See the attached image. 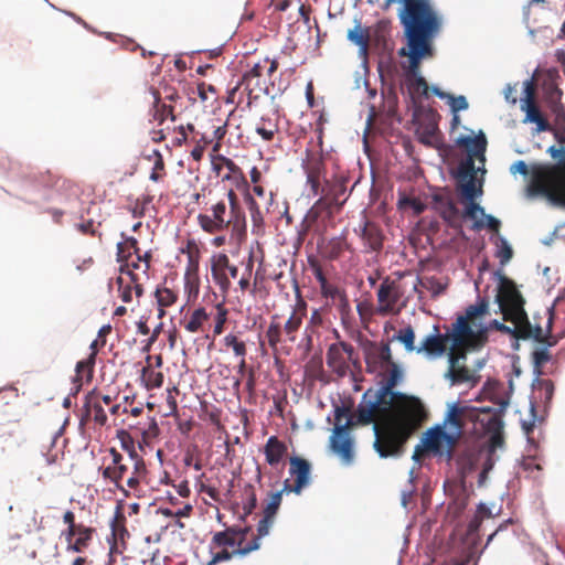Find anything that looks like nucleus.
<instances>
[{
  "instance_id": "obj_1",
  "label": "nucleus",
  "mask_w": 565,
  "mask_h": 565,
  "mask_svg": "<svg viewBox=\"0 0 565 565\" xmlns=\"http://www.w3.org/2000/svg\"><path fill=\"white\" fill-rule=\"evenodd\" d=\"M398 3V19L403 28L405 46L398 54L408 58L407 79L409 88L428 97L427 81L419 75L423 60L435 55L434 41L443 29V18L430 0H385L384 9Z\"/></svg>"
},
{
  "instance_id": "obj_2",
  "label": "nucleus",
  "mask_w": 565,
  "mask_h": 565,
  "mask_svg": "<svg viewBox=\"0 0 565 565\" xmlns=\"http://www.w3.org/2000/svg\"><path fill=\"white\" fill-rule=\"evenodd\" d=\"M366 396L367 393L353 414L355 426L373 424V447L381 458L402 456L420 426V408L407 399L392 403L376 393L374 401H365Z\"/></svg>"
},
{
  "instance_id": "obj_3",
  "label": "nucleus",
  "mask_w": 565,
  "mask_h": 565,
  "mask_svg": "<svg viewBox=\"0 0 565 565\" xmlns=\"http://www.w3.org/2000/svg\"><path fill=\"white\" fill-rule=\"evenodd\" d=\"M559 147L551 146L547 153L554 164H539L532 168L531 189L565 206V128L551 131Z\"/></svg>"
},
{
  "instance_id": "obj_4",
  "label": "nucleus",
  "mask_w": 565,
  "mask_h": 565,
  "mask_svg": "<svg viewBox=\"0 0 565 565\" xmlns=\"http://www.w3.org/2000/svg\"><path fill=\"white\" fill-rule=\"evenodd\" d=\"M554 308H545L543 315L535 313L533 316L534 324L529 319L520 318L514 319L513 316H503L505 321H510L513 326L509 327L504 323L494 321L493 324L497 330L508 333L516 340H533L537 343H545L554 347L561 339L565 337L563 333H553Z\"/></svg>"
},
{
  "instance_id": "obj_5",
  "label": "nucleus",
  "mask_w": 565,
  "mask_h": 565,
  "mask_svg": "<svg viewBox=\"0 0 565 565\" xmlns=\"http://www.w3.org/2000/svg\"><path fill=\"white\" fill-rule=\"evenodd\" d=\"M307 316V303L300 299L292 308L288 319L282 324L279 320L278 315H274L270 318V322L265 332V339L273 352V355L277 358L279 354L278 345L284 341L294 343L297 340V334L303 323V319Z\"/></svg>"
},
{
  "instance_id": "obj_6",
  "label": "nucleus",
  "mask_w": 565,
  "mask_h": 565,
  "mask_svg": "<svg viewBox=\"0 0 565 565\" xmlns=\"http://www.w3.org/2000/svg\"><path fill=\"white\" fill-rule=\"evenodd\" d=\"M196 220L202 231L211 235L225 230H231L238 235L246 231V220H236L232 216L225 200L211 204L206 213H200Z\"/></svg>"
},
{
  "instance_id": "obj_7",
  "label": "nucleus",
  "mask_w": 565,
  "mask_h": 565,
  "mask_svg": "<svg viewBox=\"0 0 565 565\" xmlns=\"http://www.w3.org/2000/svg\"><path fill=\"white\" fill-rule=\"evenodd\" d=\"M334 429L330 438V445L343 463L351 465L354 459L353 439L350 429L355 426L354 416L347 406H337L334 411Z\"/></svg>"
},
{
  "instance_id": "obj_8",
  "label": "nucleus",
  "mask_w": 565,
  "mask_h": 565,
  "mask_svg": "<svg viewBox=\"0 0 565 565\" xmlns=\"http://www.w3.org/2000/svg\"><path fill=\"white\" fill-rule=\"evenodd\" d=\"M488 312V301L480 299L476 305H470L463 316H459L452 324V331L457 332V340L461 338L473 337L476 340L487 341L488 329L478 320Z\"/></svg>"
},
{
  "instance_id": "obj_9",
  "label": "nucleus",
  "mask_w": 565,
  "mask_h": 565,
  "mask_svg": "<svg viewBox=\"0 0 565 565\" xmlns=\"http://www.w3.org/2000/svg\"><path fill=\"white\" fill-rule=\"evenodd\" d=\"M495 276L499 279L497 302L502 315L513 316L514 319H518V317L529 319L524 310L525 301L514 281L500 271H497Z\"/></svg>"
},
{
  "instance_id": "obj_10",
  "label": "nucleus",
  "mask_w": 565,
  "mask_h": 565,
  "mask_svg": "<svg viewBox=\"0 0 565 565\" xmlns=\"http://www.w3.org/2000/svg\"><path fill=\"white\" fill-rule=\"evenodd\" d=\"M404 274H398L397 278L385 277L376 292L377 307L376 313L380 316L397 315L401 312L404 303H399L404 296V287L402 286V277Z\"/></svg>"
},
{
  "instance_id": "obj_11",
  "label": "nucleus",
  "mask_w": 565,
  "mask_h": 565,
  "mask_svg": "<svg viewBox=\"0 0 565 565\" xmlns=\"http://www.w3.org/2000/svg\"><path fill=\"white\" fill-rule=\"evenodd\" d=\"M108 451L110 456L109 462L99 468L104 481L114 484L126 498L134 495V491L128 487L125 488L122 483L128 472V465L125 462L122 454L114 447Z\"/></svg>"
},
{
  "instance_id": "obj_12",
  "label": "nucleus",
  "mask_w": 565,
  "mask_h": 565,
  "mask_svg": "<svg viewBox=\"0 0 565 565\" xmlns=\"http://www.w3.org/2000/svg\"><path fill=\"white\" fill-rule=\"evenodd\" d=\"M327 365L339 377H344L350 370V362H358V354L352 344L340 341L329 345L327 351Z\"/></svg>"
},
{
  "instance_id": "obj_13",
  "label": "nucleus",
  "mask_w": 565,
  "mask_h": 565,
  "mask_svg": "<svg viewBox=\"0 0 565 565\" xmlns=\"http://www.w3.org/2000/svg\"><path fill=\"white\" fill-rule=\"evenodd\" d=\"M289 475L292 478L286 479L282 483V491L285 493L301 494L303 489L311 483V465L310 462L298 456L289 458Z\"/></svg>"
},
{
  "instance_id": "obj_14",
  "label": "nucleus",
  "mask_w": 565,
  "mask_h": 565,
  "mask_svg": "<svg viewBox=\"0 0 565 565\" xmlns=\"http://www.w3.org/2000/svg\"><path fill=\"white\" fill-rule=\"evenodd\" d=\"M128 439L121 440V446L125 450L128 451L130 459L132 460V471L131 475L127 478L126 484L134 491V497L141 498L143 495V491L141 488V483L146 482L148 469L146 461L141 456H139L135 449L134 441L129 438V436L122 431Z\"/></svg>"
},
{
  "instance_id": "obj_15",
  "label": "nucleus",
  "mask_w": 565,
  "mask_h": 565,
  "mask_svg": "<svg viewBox=\"0 0 565 565\" xmlns=\"http://www.w3.org/2000/svg\"><path fill=\"white\" fill-rule=\"evenodd\" d=\"M458 436L447 434L441 427L437 426L428 429L423 438V445L427 452L451 458L452 450L457 444Z\"/></svg>"
},
{
  "instance_id": "obj_16",
  "label": "nucleus",
  "mask_w": 565,
  "mask_h": 565,
  "mask_svg": "<svg viewBox=\"0 0 565 565\" xmlns=\"http://www.w3.org/2000/svg\"><path fill=\"white\" fill-rule=\"evenodd\" d=\"M211 275L220 290L227 294L232 286L230 277L236 278L238 268L231 264L226 254L218 253L211 257Z\"/></svg>"
},
{
  "instance_id": "obj_17",
  "label": "nucleus",
  "mask_w": 565,
  "mask_h": 565,
  "mask_svg": "<svg viewBox=\"0 0 565 565\" xmlns=\"http://www.w3.org/2000/svg\"><path fill=\"white\" fill-rule=\"evenodd\" d=\"M457 179V189L465 201H476V198L482 194L481 184L477 185L476 167L471 159H466L459 164Z\"/></svg>"
},
{
  "instance_id": "obj_18",
  "label": "nucleus",
  "mask_w": 565,
  "mask_h": 565,
  "mask_svg": "<svg viewBox=\"0 0 565 565\" xmlns=\"http://www.w3.org/2000/svg\"><path fill=\"white\" fill-rule=\"evenodd\" d=\"M401 377V371L398 365L395 363L390 365V372L382 386L377 390V394L381 395V398H385L387 402L392 401V403H399L401 401H408L412 404L417 405L420 408V423L425 419L426 413L423 404L419 399L415 397H409L403 393L394 392V387L397 385L398 380Z\"/></svg>"
},
{
  "instance_id": "obj_19",
  "label": "nucleus",
  "mask_w": 565,
  "mask_h": 565,
  "mask_svg": "<svg viewBox=\"0 0 565 565\" xmlns=\"http://www.w3.org/2000/svg\"><path fill=\"white\" fill-rule=\"evenodd\" d=\"M482 411L483 409L475 407H459L452 405L448 412L447 420L456 428L455 436L459 437L462 430L467 429L469 424L472 425L471 431L476 434V425H479L481 422Z\"/></svg>"
},
{
  "instance_id": "obj_20",
  "label": "nucleus",
  "mask_w": 565,
  "mask_h": 565,
  "mask_svg": "<svg viewBox=\"0 0 565 565\" xmlns=\"http://www.w3.org/2000/svg\"><path fill=\"white\" fill-rule=\"evenodd\" d=\"M119 297L124 302L132 301V294L140 298L143 294V287L137 273H132L129 264L120 265V275L116 279Z\"/></svg>"
},
{
  "instance_id": "obj_21",
  "label": "nucleus",
  "mask_w": 565,
  "mask_h": 565,
  "mask_svg": "<svg viewBox=\"0 0 565 565\" xmlns=\"http://www.w3.org/2000/svg\"><path fill=\"white\" fill-rule=\"evenodd\" d=\"M525 93V98H523L521 103V109L525 111V117L523 121L536 124L537 132L552 131L553 127L541 113L539 106L535 103L534 90L531 84H527Z\"/></svg>"
},
{
  "instance_id": "obj_22",
  "label": "nucleus",
  "mask_w": 565,
  "mask_h": 565,
  "mask_svg": "<svg viewBox=\"0 0 565 565\" xmlns=\"http://www.w3.org/2000/svg\"><path fill=\"white\" fill-rule=\"evenodd\" d=\"M479 425L486 433L490 434V451H494L495 449L503 447V423L495 413H492L490 409H483Z\"/></svg>"
},
{
  "instance_id": "obj_23",
  "label": "nucleus",
  "mask_w": 565,
  "mask_h": 565,
  "mask_svg": "<svg viewBox=\"0 0 565 565\" xmlns=\"http://www.w3.org/2000/svg\"><path fill=\"white\" fill-rule=\"evenodd\" d=\"M249 527L237 529L235 526L226 527L224 531L215 532L212 536L210 543V550L214 551L216 548H236L238 547V542L242 540V544H244V539L246 534L249 532Z\"/></svg>"
},
{
  "instance_id": "obj_24",
  "label": "nucleus",
  "mask_w": 565,
  "mask_h": 565,
  "mask_svg": "<svg viewBox=\"0 0 565 565\" xmlns=\"http://www.w3.org/2000/svg\"><path fill=\"white\" fill-rule=\"evenodd\" d=\"M263 66L260 63H256L248 72H246L238 84L230 92L227 102L234 103V98L236 93L242 88L243 92L247 94L248 105L252 104L254 99L258 98V94L255 93V87L252 86V82L256 79V85H258V81L262 76Z\"/></svg>"
},
{
  "instance_id": "obj_25",
  "label": "nucleus",
  "mask_w": 565,
  "mask_h": 565,
  "mask_svg": "<svg viewBox=\"0 0 565 565\" xmlns=\"http://www.w3.org/2000/svg\"><path fill=\"white\" fill-rule=\"evenodd\" d=\"M451 349L449 352V366L461 364V361L466 360L467 351L472 348L482 345L484 340H476L473 337H465L457 340V332L451 331Z\"/></svg>"
},
{
  "instance_id": "obj_26",
  "label": "nucleus",
  "mask_w": 565,
  "mask_h": 565,
  "mask_svg": "<svg viewBox=\"0 0 565 565\" xmlns=\"http://www.w3.org/2000/svg\"><path fill=\"white\" fill-rule=\"evenodd\" d=\"M433 201L435 210L449 226L457 227L460 225L459 210L449 195L437 193L434 194Z\"/></svg>"
},
{
  "instance_id": "obj_27",
  "label": "nucleus",
  "mask_w": 565,
  "mask_h": 565,
  "mask_svg": "<svg viewBox=\"0 0 565 565\" xmlns=\"http://www.w3.org/2000/svg\"><path fill=\"white\" fill-rule=\"evenodd\" d=\"M259 548V544L256 540H250L246 544H242V540L238 542V547L234 550L228 548H217L218 551H211L212 557L206 563V565H216L220 563L228 562L235 556H246L249 553L257 551Z\"/></svg>"
},
{
  "instance_id": "obj_28",
  "label": "nucleus",
  "mask_w": 565,
  "mask_h": 565,
  "mask_svg": "<svg viewBox=\"0 0 565 565\" xmlns=\"http://www.w3.org/2000/svg\"><path fill=\"white\" fill-rule=\"evenodd\" d=\"M360 237L365 247V252L379 253L383 248L384 234L379 224L365 221L360 228Z\"/></svg>"
},
{
  "instance_id": "obj_29",
  "label": "nucleus",
  "mask_w": 565,
  "mask_h": 565,
  "mask_svg": "<svg viewBox=\"0 0 565 565\" xmlns=\"http://www.w3.org/2000/svg\"><path fill=\"white\" fill-rule=\"evenodd\" d=\"M457 146L463 148L468 158L475 162V159L478 158L480 160H484V152L487 149V139L482 131L478 136H460L456 140Z\"/></svg>"
},
{
  "instance_id": "obj_30",
  "label": "nucleus",
  "mask_w": 565,
  "mask_h": 565,
  "mask_svg": "<svg viewBox=\"0 0 565 565\" xmlns=\"http://www.w3.org/2000/svg\"><path fill=\"white\" fill-rule=\"evenodd\" d=\"M451 340V333H437L426 337L417 348V353H426L428 356H441Z\"/></svg>"
},
{
  "instance_id": "obj_31",
  "label": "nucleus",
  "mask_w": 565,
  "mask_h": 565,
  "mask_svg": "<svg viewBox=\"0 0 565 565\" xmlns=\"http://www.w3.org/2000/svg\"><path fill=\"white\" fill-rule=\"evenodd\" d=\"M288 454V447L285 441L280 440L277 436H270L265 446L264 455L266 462L273 467H278Z\"/></svg>"
},
{
  "instance_id": "obj_32",
  "label": "nucleus",
  "mask_w": 565,
  "mask_h": 565,
  "mask_svg": "<svg viewBox=\"0 0 565 565\" xmlns=\"http://www.w3.org/2000/svg\"><path fill=\"white\" fill-rule=\"evenodd\" d=\"M221 162L225 167V172L222 174V181H231L237 189L249 190L248 181L246 180L243 170L230 158L221 157Z\"/></svg>"
},
{
  "instance_id": "obj_33",
  "label": "nucleus",
  "mask_w": 565,
  "mask_h": 565,
  "mask_svg": "<svg viewBox=\"0 0 565 565\" xmlns=\"http://www.w3.org/2000/svg\"><path fill=\"white\" fill-rule=\"evenodd\" d=\"M84 409L86 416L93 418L95 424L99 426H105L107 424V414L100 404L99 393L95 391L89 392L86 395Z\"/></svg>"
},
{
  "instance_id": "obj_34",
  "label": "nucleus",
  "mask_w": 565,
  "mask_h": 565,
  "mask_svg": "<svg viewBox=\"0 0 565 565\" xmlns=\"http://www.w3.org/2000/svg\"><path fill=\"white\" fill-rule=\"evenodd\" d=\"M94 531L93 527L78 524V527L74 531V536L65 539L67 542L66 550L75 553L84 552L90 544Z\"/></svg>"
},
{
  "instance_id": "obj_35",
  "label": "nucleus",
  "mask_w": 565,
  "mask_h": 565,
  "mask_svg": "<svg viewBox=\"0 0 565 565\" xmlns=\"http://www.w3.org/2000/svg\"><path fill=\"white\" fill-rule=\"evenodd\" d=\"M330 305L327 302L323 307L313 309L309 321L306 327V335L309 341H311V338L313 335H318L320 332V329H323L327 327V313L329 310Z\"/></svg>"
},
{
  "instance_id": "obj_36",
  "label": "nucleus",
  "mask_w": 565,
  "mask_h": 565,
  "mask_svg": "<svg viewBox=\"0 0 565 565\" xmlns=\"http://www.w3.org/2000/svg\"><path fill=\"white\" fill-rule=\"evenodd\" d=\"M333 205H338V198L335 194L333 195V189L329 186V181L327 180L321 189V198L313 204L310 214L313 217H318L324 211L330 213V209Z\"/></svg>"
},
{
  "instance_id": "obj_37",
  "label": "nucleus",
  "mask_w": 565,
  "mask_h": 565,
  "mask_svg": "<svg viewBox=\"0 0 565 565\" xmlns=\"http://www.w3.org/2000/svg\"><path fill=\"white\" fill-rule=\"evenodd\" d=\"M158 305V318H163L164 309L173 306L178 300V292L164 285L158 286L154 292Z\"/></svg>"
},
{
  "instance_id": "obj_38",
  "label": "nucleus",
  "mask_w": 565,
  "mask_h": 565,
  "mask_svg": "<svg viewBox=\"0 0 565 565\" xmlns=\"http://www.w3.org/2000/svg\"><path fill=\"white\" fill-rule=\"evenodd\" d=\"M121 237L125 238V242H119L117 244L116 256H117L118 263H120L121 265H127L128 258L131 257L130 249H132L134 254H136V256H137L140 253V248H139V243L135 237H132V236L127 237V236H125L124 233L121 234Z\"/></svg>"
},
{
  "instance_id": "obj_39",
  "label": "nucleus",
  "mask_w": 565,
  "mask_h": 565,
  "mask_svg": "<svg viewBox=\"0 0 565 565\" xmlns=\"http://www.w3.org/2000/svg\"><path fill=\"white\" fill-rule=\"evenodd\" d=\"M446 377H448L450 380L452 385L475 382L473 372L462 364H456L454 366H449L448 371L446 373Z\"/></svg>"
},
{
  "instance_id": "obj_40",
  "label": "nucleus",
  "mask_w": 565,
  "mask_h": 565,
  "mask_svg": "<svg viewBox=\"0 0 565 565\" xmlns=\"http://www.w3.org/2000/svg\"><path fill=\"white\" fill-rule=\"evenodd\" d=\"M377 362L381 363V366H383L384 364H387V365L395 364V362L393 361V358H392V351H391L390 343H382L376 355L373 356V355L369 354L366 356L367 370L374 371L376 369Z\"/></svg>"
},
{
  "instance_id": "obj_41",
  "label": "nucleus",
  "mask_w": 565,
  "mask_h": 565,
  "mask_svg": "<svg viewBox=\"0 0 565 565\" xmlns=\"http://www.w3.org/2000/svg\"><path fill=\"white\" fill-rule=\"evenodd\" d=\"M110 527L115 544L117 545L118 541L124 542L125 536L128 535V531L126 529V516L120 505L116 508Z\"/></svg>"
},
{
  "instance_id": "obj_42",
  "label": "nucleus",
  "mask_w": 565,
  "mask_h": 565,
  "mask_svg": "<svg viewBox=\"0 0 565 565\" xmlns=\"http://www.w3.org/2000/svg\"><path fill=\"white\" fill-rule=\"evenodd\" d=\"M418 140L426 146H434L438 141V127L433 120L423 122L417 128Z\"/></svg>"
},
{
  "instance_id": "obj_43",
  "label": "nucleus",
  "mask_w": 565,
  "mask_h": 565,
  "mask_svg": "<svg viewBox=\"0 0 565 565\" xmlns=\"http://www.w3.org/2000/svg\"><path fill=\"white\" fill-rule=\"evenodd\" d=\"M255 130L265 141H273L279 131L278 121L270 117H262Z\"/></svg>"
},
{
  "instance_id": "obj_44",
  "label": "nucleus",
  "mask_w": 565,
  "mask_h": 565,
  "mask_svg": "<svg viewBox=\"0 0 565 565\" xmlns=\"http://www.w3.org/2000/svg\"><path fill=\"white\" fill-rule=\"evenodd\" d=\"M95 353H90L85 360L77 362L75 382L82 384L83 381L89 382L93 377V369L95 365Z\"/></svg>"
},
{
  "instance_id": "obj_45",
  "label": "nucleus",
  "mask_w": 565,
  "mask_h": 565,
  "mask_svg": "<svg viewBox=\"0 0 565 565\" xmlns=\"http://www.w3.org/2000/svg\"><path fill=\"white\" fill-rule=\"evenodd\" d=\"M209 318L210 316L204 308H198L191 313L190 318L184 323V329L191 333H196L202 329Z\"/></svg>"
},
{
  "instance_id": "obj_46",
  "label": "nucleus",
  "mask_w": 565,
  "mask_h": 565,
  "mask_svg": "<svg viewBox=\"0 0 565 565\" xmlns=\"http://www.w3.org/2000/svg\"><path fill=\"white\" fill-rule=\"evenodd\" d=\"M348 249H350V244L344 237H334L326 246L327 257L331 260L339 259Z\"/></svg>"
},
{
  "instance_id": "obj_47",
  "label": "nucleus",
  "mask_w": 565,
  "mask_h": 565,
  "mask_svg": "<svg viewBox=\"0 0 565 565\" xmlns=\"http://www.w3.org/2000/svg\"><path fill=\"white\" fill-rule=\"evenodd\" d=\"M152 117L159 125H162L168 118H170L171 121L175 120L172 106L160 103L157 95L154 96Z\"/></svg>"
},
{
  "instance_id": "obj_48",
  "label": "nucleus",
  "mask_w": 565,
  "mask_h": 565,
  "mask_svg": "<svg viewBox=\"0 0 565 565\" xmlns=\"http://www.w3.org/2000/svg\"><path fill=\"white\" fill-rule=\"evenodd\" d=\"M182 253L188 257V266L191 270H199L200 248L195 239H188Z\"/></svg>"
},
{
  "instance_id": "obj_49",
  "label": "nucleus",
  "mask_w": 565,
  "mask_h": 565,
  "mask_svg": "<svg viewBox=\"0 0 565 565\" xmlns=\"http://www.w3.org/2000/svg\"><path fill=\"white\" fill-rule=\"evenodd\" d=\"M141 380L147 390L159 388L163 384V374L161 372L153 371L149 365H147L141 370Z\"/></svg>"
},
{
  "instance_id": "obj_50",
  "label": "nucleus",
  "mask_w": 565,
  "mask_h": 565,
  "mask_svg": "<svg viewBox=\"0 0 565 565\" xmlns=\"http://www.w3.org/2000/svg\"><path fill=\"white\" fill-rule=\"evenodd\" d=\"M198 271L186 268L184 274V291L188 294L189 300L196 298L199 295L200 280Z\"/></svg>"
},
{
  "instance_id": "obj_51",
  "label": "nucleus",
  "mask_w": 565,
  "mask_h": 565,
  "mask_svg": "<svg viewBox=\"0 0 565 565\" xmlns=\"http://www.w3.org/2000/svg\"><path fill=\"white\" fill-rule=\"evenodd\" d=\"M348 39L359 45L362 51H366L370 42V34L366 29L358 24L354 29L349 30Z\"/></svg>"
},
{
  "instance_id": "obj_52",
  "label": "nucleus",
  "mask_w": 565,
  "mask_h": 565,
  "mask_svg": "<svg viewBox=\"0 0 565 565\" xmlns=\"http://www.w3.org/2000/svg\"><path fill=\"white\" fill-rule=\"evenodd\" d=\"M224 344L226 348H231L236 356L242 358L241 365L245 366V355L247 353L246 344L244 341H241L235 334H227L224 337Z\"/></svg>"
},
{
  "instance_id": "obj_53",
  "label": "nucleus",
  "mask_w": 565,
  "mask_h": 565,
  "mask_svg": "<svg viewBox=\"0 0 565 565\" xmlns=\"http://www.w3.org/2000/svg\"><path fill=\"white\" fill-rule=\"evenodd\" d=\"M393 339L403 343V345L405 347V350L407 352H413V351L417 352V348L415 347V332L411 326H407V327L401 329L394 335Z\"/></svg>"
},
{
  "instance_id": "obj_54",
  "label": "nucleus",
  "mask_w": 565,
  "mask_h": 565,
  "mask_svg": "<svg viewBox=\"0 0 565 565\" xmlns=\"http://www.w3.org/2000/svg\"><path fill=\"white\" fill-rule=\"evenodd\" d=\"M227 198V206L230 209V214L235 216L236 220H246L245 212L239 203V199L234 189H230L226 193Z\"/></svg>"
},
{
  "instance_id": "obj_55",
  "label": "nucleus",
  "mask_w": 565,
  "mask_h": 565,
  "mask_svg": "<svg viewBox=\"0 0 565 565\" xmlns=\"http://www.w3.org/2000/svg\"><path fill=\"white\" fill-rule=\"evenodd\" d=\"M227 198V206L230 209V214L235 216L236 220H246L245 212L239 203V199L234 189H230L226 193Z\"/></svg>"
},
{
  "instance_id": "obj_56",
  "label": "nucleus",
  "mask_w": 565,
  "mask_h": 565,
  "mask_svg": "<svg viewBox=\"0 0 565 565\" xmlns=\"http://www.w3.org/2000/svg\"><path fill=\"white\" fill-rule=\"evenodd\" d=\"M544 347L535 349L531 356L534 367L541 373V369L552 360V354L548 351L550 345L542 343Z\"/></svg>"
},
{
  "instance_id": "obj_57",
  "label": "nucleus",
  "mask_w": 565,
  "mask_h": 565,
  "mask_svg": "<svg viewBox=\"0 0 565 565\" xmlns=\"http://www.w3.org/2000/svg\"><path fill=\"white\" fill-rule=\"evenodd\" d=\"M245 202L247 204L248 211L250 213V218L254 226H260L264 222L263 214L260 212L259 205L254 199V196L249 193V190L245 191Z\"/></svg>"
},
{
  "instance_id": "obj_58",
  "label": "nucleus",
  "mask_w": 565,
  "mask_h": 565,
  "mask_svg": "<svg viewBox=\"0 0 565 565\" xmlns=\"http://www.w3.org/2000/svg\"><path fill=\"white\" fill-rule=\"evenodd\" d=\"M282 493H285V491L281 489L280 491L271 492L269 494L268 501L264 508V515L275 519V515L281 504Z\"/></svg>"
},
{
  "instance_id": "obj_59",
  "label": "nucleus",
  "mask_w": 565,
  "mask_h": 565,
  "mask_svg": "<svg viewBox=\"0 0 565 565\" xmlns=\"http://www.w3.org/2000/svg\"><path fill=\"white\" fill-rule=\"evenodd\" d=\"M468 505V495L462 490L448 505V513L452 518H458Z\"/></svg>"
},
{
  "instance_id": "obj_60",
  "label": "nucleus",
  "mask_w": 565,
  "mask_h": 565,
  "mask_svg": "<svg viewBox=\"0 0 565 565\" xmlns=\"http://www.w3.org/2000/svg\"><path fill=\"white\" fill-rule=\"evenodd\" d=\"M398 207L405 209L411 207L416 216L420 215L425 210L426 205L418 198H411L403 195L398 200Z\"/></svg>"
},
{
  "instance_id": "obj_61",
  "label": "nucleus",
  "mask_w": 565,
  "mask_h": 565,
  "mask_svg": "<svg viewBox=\"0 0 565 565\" xmlns=\"http://www.w3.org/2000/svg\"><path fill=\"white\" fill-rule=\"evenodd\" d=\"M245 501L243 503V510L245 515L252 514L254 509L257 507V497L255 489L252 484H246L244 488Z\"/></svg>"
},
{
  "instance_id": "obj_62",
  "label": "nucleus",
  "mask_w": 565,
  "mask_h": 565,
  "mask_svg": "<svg viewBox=\"0 0 565 565\" xmlns=\"http://www.w3.org/2000/svg\"><path fill=\"white\" fill-rule=\"evenodd\" d=\"M198 95L202 102H214L217 98L216 88L205 82L198 83Z\"/></svg>"
},
{
  "instance_id": "obj_63",
  "label": "nucleus",
  "mask_w": 565,
  "mask_h": 565,
  "mask_svg": "<svg viewBox=\"0 0 565 565\" xmlns=\"http://www.w3.org/2000/svg\"><path fill=\"white\" fill-rule=\"evenodd\" d=\"M499 241H500V245L498 247L495 256L499 258L500 264L502 266H504L513 257V249L510 246V244L507 242V239H504L503 237H501Z\"/></svg>"
},
{
  "instance_id": "obj_64",
  "label": "nucleus",
  "mask_w": 565,
  "mask_h": 565,
  "mask_svg": "<svg viewBox=\"0 0 565 565\" xmlns=\"http://www.w3.org/2000/svg\"><path fill=\"white\" fill-rule=\"evenodd\" d=\"M344 292V289H341L337 285L330 284L329 281L320 287L321 296L326 299H331L332 302H335Z\"/></svg>"
}]
</instances>
